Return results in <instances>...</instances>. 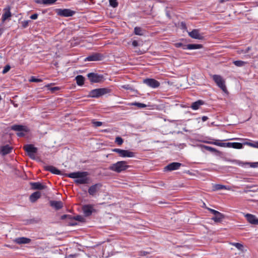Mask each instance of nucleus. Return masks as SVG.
<instances>
[{
  "label": "nucleus",
  "mask_w": 258,
  "mask_h": 258,
  "mask_svg": "<svg viewBox=\"0 0 258 258\" xmlns=\"http://www.w3.org/2000/svg\"><path fill=\"white\" fill-rule=\"evenodd\" d=\"M41 194L39 191H36L33 192L32 194L30 196V201L32 203H34L36 202L38 199L40 198Z\"/></svg>",
  "instance_id": "nucleus-23"
},
{
  "label": "nucleus",
  "mask_w": 258,
  "mask_h": 258,
  "mask_svg": "<svg viewBox=\"0 0 258 258\" xmlns=\"http://www.w3.org/2000/svg\"><path fill=\"white\" fill-rule=\"evenodd\" d=\"M57 14L62 17H71L73 16L75 12L69 9H58L56 10Z\"/></svg>",
  "instance_id": "nucleus-6"
},
{
  "label": "nucleus",
  "mask_w": 258,
  "mask_h": 258,
  "mask_svg": "<svg viewBox=\"0 0 258 258\" xmlns=\"http://www.w3.org/2000/svg\"><path fill=\"white\" fill-rule=\"evenodd\" d=\"M244 216L247 221L251 224L258 225V219L254 215L251 214H244Z\"/></svg>",
  "instance_id": "nucleus-10"
},
{
  "label": "nucleus",
  "mask_w": 258,
  "mask_h": 258,
  "mask_svg": "<svg viewBox=\"0 0 258 258\" xmlns=\"http://www.w3.org/2000/svg\"><path fill=\"white\" fill-rule=\"evenodd\" d=\"M233 63L237 67H242L244 66L246 62L242 60H235Z\"/></svg>",
  "instance_id": "nucleus-30"
},
{
  "label": "nucleus",
  "mask_w": 258,
  "mask_h": 258,
  "mask_svg": "<svg viewBox=\"0 0 258 258\" xmlns=\"http://www.w3.org/2000/svg\"><path fill=\"white\" fill-rule=\"evenodd\" d=\"M30 22V20H25V21H22V23H21L22 27L23 28H27L28 26L29 23Z\"/></svg>",
  "instance_id": "nucleus-41"
},
{
  "label": "nucleus",
  "mask_w": 258,
  "mask_h": 258,
  "mask_svg": "<svg viewBox=\"0 0 258 258\" xmlns=\"http://www.w3.org/2000/svg\"><path fill=\"white\" fill-rule=\"evenodd\" d=\"M10 69H11V67L9 65H6L2 71L3 74H5L7 73V72H8L10 71Z\"/></svg>",
  "instance_id": "nucleus-43"
},
{
  "label": "nucleus",
  "mask_w": 258,
  "mask_h": 258,
  "mask_svg": "<svg viewBox=\"0 0 258 258\" xmlns=\"http://www.w3.org/2000/svg\"><path fill=\"white\" fill-rule=\"evenodd\" d=\"M88 175L87 172H77L68 174L70 178H83L86 177Z\"/></svg>",
  "instance_id": "nucleus-13"
},
{
  "label": "nucleus",
  "mask_w": 258,
  "mask_h": 258,
  "mask_svg": "<svg viewBox=\"0 0 258 258\" xmlns=\"http://www.w3.org/2000/svg\"><path fill=\"white\" fill-rule=\"evenodd\" d=\"M132 45L134 47H136L138 45V42L137 40H134L133 42H132Z\"/></svg>",
  "instance_id": "nucleus-50"
},
{
  "label": "nucleus",
  "mask_w": 258,
  "mask_h": 258,
  "mask_svg": "<svg viewBox=\"0 0 258 258\" xmlns=\"http://www.w3.org/2000/svg\"><path fill=\"white\" fill-rule=\"evenodd\" d=\"M129 167L127 162L124 161H118L115 164L111 165L109 169L117 172H120L126 170Z\"/></svg>",
  "instance_id": "nucleus-2"
},
{
  "label": "nucleus",
  "mask_w": 258,
  "mask_h": 258,
  "mask_svg": "<svg viewBox=\"0 0 258 258\" xmlns=\"http://www.w3.org/2000/svg\"><path fill=\"white\" fill-rule=\"evenodd\" d=\"M29 81L31 82L38 83L41 82L42 81V80L41 79L36 78L35 77L32 76L31 77V79L29 80Z\"/></svg>",
  "instance_id": "nucleus-38"
},
{
  "label": "nucleus",
  "mask_w": 258,
  "mask_h": 258,
  "mask_svg": "<svg viewBox=\"0 0 258 258\" xmlns=\"http://www.w3.org/2000/svg\"><path fill=\"white\" fill-rule=\"evenodd\" d=\"M242 164L244 165H249V167L252 168L258 167V162L253 163L245 162L244 163H242Z\"/></svg>",
  "instance_id": "nucleus-31"
},
{
  "label": "nucleus",
  "mask_w": 258,
  "mask_h": 258,
  "mask_svg": "<svg viewBox=\"0 0 258 258\" xmlns=\"http://www.w3.org/2000/svg\"><path fill=\"white\" fill-rule=\"evenodd\" d=\"M93 123L96 127L100 126L102 125V122L101 121H94L93 122Z\"/></svg>",
  "instance_id": "nucleus-47"
},
{
  "label": "nucleus",
  "mask_w": 258,
  "mask_h": 258,
  "mask_svg": "<svg viewBox=\"0 0 258 258\" xmlns=\"http://www.w3.org/2000/svg\"><path fill=\"white\" fill-rule=\"evenodd\" d=\"M134 33L136 35H142V30L140 27H136L134 28Z\"/></svg>",
  "instance_id": "nucleus-32"
},
{
  "label": "nucleus",
  "mask_w": 258,
  "mask_h": 258,
  "mask_svg": "<svg viewBox=\"0 0 258 258\" xmlns=\"http://www.w3.org/2000/svg\"><path fill=\"white\" fill-rule=\"evenodd\" d=\"M44 168L45 170L50 171L53 174L56 175H61V171L53 166H47Z\"/></svg>",
  "instance_id": "nucleus-18"
},
{
  "label": "nucleus",
  "mask_w": 258,
  "mask_h": 258,
  "mask_svg": "<svg viewBox=\"0 0 258 258\" xmlns=\"http://www.w3.org/2000/svg\"><path fill=\"white\" fill-rule=\"evenodd\" d=\"M74 219L79 222H83L84 221V217L81 215L76 216L74 217Z\"/></svg>",
  "instance_id": "nucleus-40"
},
{
  "label": "nucleus",
  "mask_w": 258,
  "mask_h": 258,
  "mask_svg": "<svg viewBox=\"0 0 258 258\" xmlns=\"http://www.w3.org/2000/svg\"><path fill=\"white\" fill-rule=\"evenodd\" d=\"M38 18L37 14H34L30 16V18L32 20H35Z\"/></svg>",
  "instance_id": "nucleus-49"
},
{
  "label": "nucleus",
  "mask_w": 258,
  "mask_h": 258,
  "mask_svg": "<svg viewBox=\"0 0 258 258\" xmlns=\"http://www.w3.org/2000/svg\"><path fill=\"white\" fill-rule=\"evenodd\" d=\"M111 92V89L108 88L95 89L89 92V96L92 98H99L104 95L109 94Z\"/></svg>",
  "instance_id": "nucleus-1"
},
{
  "label": "nucleus",
  "mask_w": 258,
  "mask_h": 258,
  "mask_svg": "<svg viewBox=\"0 0 258 258\" xmlns=\"http://www.w3.org/2000/svg\"><path fill=\"white\" fill-rule=\"evenodd\" d=\"M109 4L113 8H116L118 6L117 0H109Z\"/></svg>",
  "instance_id": "nucleus-39"
},
{
  "label": "nucleus",
  "mask_w": 258,
  "mask_h": 258,
  "mask_svg": "<svg viewBox=\"0 0 258 258\" xmlns=\"http://www.w3.org/2000/svg\"><path fill=\"white\" fill-rule=\"evenodd\" d=\"M135 153L131 152L129 150H123L120 157H134Z\"/></svg>",
  "instance_id": "nucleus-25"
},
{
  "label": "nucleus",
  "mask_w": 258,
  "mask_h": 258,
  "mask_svg": "<svg viewBox=\"0 0 258 258\" xmlns=\"http://www.w3.org/2000/svg\"><path fill=\"white\" fill-rule=\"evenodd\" d=\"M231 245L234 246L238 250H242L243 248V245L241 244V243H235V242H234V243H232Z\"/></svg>",
  "instance_id": "nucleus-34"
},
{
  "label": "nucleus",
  "mask_w": 258,
  "mask_h": 258,
  "mask_svg": "<svg viewBox=\"0 0 258 258\" xmlns=\"http://www.w3.org/2000/svg\"><path fill=\"white\" fill-rule=\"evenodd\" d=\"M87 77L91 83H100L103 81V80L102 75L94 73H89Z\"/></svg>",
  "instance_id": "nucleus-5"
},
{
  "label": "nucleus",
  "mask_w": 258,
  "mask_h": 258,
  "mask_svg": "<svg viewBox=\"0 0 258 258\" xmlns=\"http://www.w3.org/2000/svg\"><path fill=\"white\" fill-rule=\"evenodd\" d=\"M115 142L118 145H121L123 142V139L120 137H117L115 138Z\"/></svg>",
  "instance_id": "nucleus-36"
},
{
  "label": "nucleus",
  "mask_w": 258,
  "mask_h": 258,
  "mask_svg": "<svg viewBox=\"0 0 258 258\" xmlns=\"http://www.w3.org/2000/svg\"><path fill=\"white\" fill-rule=\"evenodd\" d=\"M11 10V7L10 6L7 7L6 8L4 9V11L5 12L2 15V21L4 22L6 21L8 18H10L12 16L11 13L10 12Z\"/></svg>",
  "instance_id": "nucleus-17"
},
{
  "label": "nucleus",
  "mask_w": 258,
  "mask_h": 258,
  "mask_svg": "<svg viewBox=\"0 0 258 258\" xmlns=\"http://www.w3.org/2000/svg\"><path fill=\"white\" fill-rule=\"evenodd\" d=\"M13 149V147L9 145L3 146L1 147L0 154L3 156L6 155L11 153Z\"/></svg>",
  "instance_id": "nucleus-14"
},
{
  "label": "nucleus",
  "mask_w": 258,
  "mask_h": 258,
  "mask_svg": "<svg viewBox=\"0 0 258 258\" xmlns=\"http://www.w3.org/2000/svg\"><path fill=\"white\" fill-rule=\"evenodd\" d=\"M242 51H244V50H243V49H242V50H238V53H244L242 52Z\"/></svg>",
  "instance_id": "nucleus-60"
},
{
  "label": "nucleus",
  "mask_w": 258,
  "mask_h": 258,
  "mask_svg": "<svg viewBox=\"0 0 258 258\" xmlns=\"http://www.w3.org/2000/svg\"><path fill=\"white\" fill-rule=\"evenodd\" d=\"M189 36L192 38L202 40L203 39V36L200 33L198 29H194L188 33Z\"/></svg>",
  "instance_id": "nucleus-12"
},
{
  "label": "nucleus",
  "mask_w": 258,
  "mask_h": 258,
  "mask_svg": "<svg viewBox=\"0 0 258 258\" xmlns=\"http://www.w3.org/2000/svg\"><path fill=\"white\" fill-rule=\"evenodd\" d=\"M204 104V101L202 100H199L192 103L191 108L193 110H197L199 108L200 106Z\"/></svg>",
  "instance_id": "nucleus-24"
},
{
  "label": "nucleus",
  "mask_w": 258,
  "mask_h": 258,
  "mask_svg": "<svg viewBox=\"0 0 258 258\" xmlns=\"http://www.w3.org/2000/svg\"><path fill=\"white\" fill-rule=\"evenodd\" d=\"M3 32V29L2 28H0V36L2 34Z\"/></svg>",
  "instance_id": "nucleus-59"
},
{
  "label": "nucleus",
  "mask_w": 258,
  "mask_h": 258,
  "mask_svg": "<svg viewBox=\"0 0 258 258\" xmlns=\"http://www.w3.org/2000/svg\"><path fill=\"white\" fill-rule=\"evenodd\" d=\"M101 187L102 184L100 183H96L91 186L88 189L89 195L92 196H95Z\"/></svg>",
  "instance_id": "nucleus-8"
},
{
  "label": "nucleus",
  "mask_w": 258,
  "mask_h": 258,
  "mask_svg": "<svg viewBox=\"0 0 258 258\" xmlns=\"http://www.w3.org/2000/svg\"><path fill=\"white\" fill-rule=\"evenodd\" d=\"M147 253V252H146V251H141V252H140V254H141V255H145Z\"/></svg>",
  "instance_id": "nucleus-57"
},
{
  "label": "nucleus",
  "mask_w": 258,
  "mask_h": 258,
  "mask_svg": "<svg viewBox=\"0 0 258 258\" xmlns=\"http://www.w3.org/2000/svg\"><path fill=\"white\" fill-rule=\"evenodd\" d=\"M246 144L249 145V146H250L251 147L255 148H257L258 149V142H255L254 143H247Z\"/></svg>",
  "instance_id": "nucleus-42"
},
{
  "label": "nucleus",
  "mask_w": 258,
  "mask_h": 258,
  "mask_svg": "<svg viewBox=\"0 0 258 258\" xmlns=\"http://www.w3.org/2000/svg\"><path fill=\"white\" fill-rule=\"evenodd\" d=\"M58 89H59V88L57 87H52L51 88V90L52 91L58 90Z\"/></svg>",
  "instance_id": "nucleus-55"
},
{
  "label": "nucleus",
  "mask_w": 258,
  "mask_h": 258,
  "mask_svg": "<svg viewBox=\"0 0 258 258\" xmlns=\"http://www.w3.org/2000/svg\"><path fill=\"white\" fill-rule=\"evenodd\" d=\"M206 148L209 151H212V152L216 151V149H215L214 148L211 147H206Z\"/></svg>",
  "instance_id": "nucleus-51"
},
{
  "label": "nucleus",
  "mask_w": 258,
  "mask_h": 258,
  "mask_svg": "<svg viewBox=\"0 0 258 258\" xmlns=\"http://www.w3.org/2000/svg\"><path fill=\"white\" fill-rule=\"evenodd\" d=\"M49 204L50 206L55 210L60 209L63 207V203L60 201H50Z\"/></svg>",
  "instance_id": "nucleus-16"
},
{
  "label": "nucleus",
  "mask_w": 258,
  "mask_h": 258,
  "mask_svg": "<svg viewBox=\"0 0 258 258\" xmlns=\"http://www.w3.org/2000/svg\"><path fill=\"white\" fill-rule=\"evenodd\" d=\"M226 147L240 149L242 148L243 145L240 143H226Z\"/></svg>",
  "instance_id": "nucleus-21"
},
{
  "label": "nucleus",
  "mask_w": 258,
  "mask_h": 258,
  "mask_svg": "<svg viewBox=\"0 0 258 258\" xmlns=\"http://www.w3.org/2000/svg\"><path fill=\"white\" fill-rule=\"evenodd\" d=\"M67 216V215H63L62 216V219H64Z\"/></svg>",
  "instance_id": "nucleus-61"
},
{
  "label": "nucleus",
  "mask_w": 258,
  "mask_h": 258,
  "mask_svg": "<svg viewBox=\"0 0 258 258\" xmlns=\"http://www.w3.org/2000/svg\"><path fill=\"white\" fill-rule=\"evenodd\" d=\"M17 135H18V136H19V137H22L24 136L25 134H24V133L20 132V133H17Z\"/></svg>",
  "instance_id": "nucleus-53"
},
{
  "label": "nucleus",
  "mask_w": 258,
  "mask_h": 258,
  "mask_svg": "<svg viewBox=\"0 0 258 258\" xmlns=\"http://www.w3.org/2000/svg\"><path fill=\"white\" fill-rule=\"evenodd\" d=\"M75 182L77 184H86L89 182V178H74Z\"/></svg>",
  "instance_id": "nucleus-27"
},
{
  "label": "nucleus",
  "mask_w": 258,
  "mask_h": 258,
  "mask_svg": "<svg viewBox=\"0 0 258 258\" xmlns=\"http://www.w3.org/2000/svg\"><path fill=\"white\" fill-rule=\"evenodd\" d=\"M102 55L98 53H94L85 58V61H97L101 60Z\"/></svg>",
  "instance_id": "nucleus-15"
},
{
  "label": "nucleus",
  "mask_w": 258,
  "mask_h": 258,
  "mask_svg": "<svg viewBox=\"0 0 258 258\" xmlns=\"http://www.w3.org/2000/svg\"><path fill=\"white\" fill-rule=\"evenodd\" d=\"M208 119V117L206 116H203L202 117V120L203 121H206L207 119Z\"/></svg>",
  "instance_id": "nucleus-54"
},
{
  "label": "nucleus",
  "mask_w": 258,
  "mask_h": 258,
  "mask_svg": "<svg viewBox=\"0 0 258 258\" xmlns=\"http://www.w3.org/2000/svg\"><path fill=\"white\" fill-rule=\"evenodd\" d=\"M132 105L136 106L138 108H145L147 106V105L145 104L142 103H139V102L133 103H132Z\"/></svg>",
  "instance_id": "nucleus-35"
},
{
  "label": "nucleus",
  "mask_w": 258,
  "mask_h": 258,
  "mask_svg": "<svg viewBox=\"0 0 258 258\" xmlns=\"http://www.w3.org/2000/svg\"><path fill=\"white\" fill-rule=\"evenodd\" d=\"M11 128L15 131H27V127L22 125L15 124L12 126Z\"/></svg>",
  "instance_id": "nucleus-22"
},
{
  "label": "nucleus",
  "mask_w": 258,
  "mask_h": 258,
  "mask_svg": "<svg viewBox=\"0 0 258 258\" xmlns=\"http://www.w3.org/2000/svg\"><path fill=\"white\" fill-rule=\"evenodd\" d=\"M32 187L34 189H42L44 188V185L40 182H34L31 183Z\"/></svg>",
  "instance_id": "nucleus-29"
},
{
  "label": "nucleus",
  "mask_w": 258,
  "mask_h": 258,
  "mask_svg": "<svg viewBox=\"0 0 258 258\" xmlns=\"http://www.w3.org/2000/svg\"><path fill=\"white\" fill-rule=\"evenodd\" d=\"M214 144L220 147H226V143L215 142H214Z\"/></svg>",
  "instance_id": "nucleus-44"
},
{
  "label": "nucleus",
  "mask_w": 258,
  "mask_h": 258,
  "mask_svg": "<svg viewBox=\"0 0 258 258\" xmlns=\"http://www.w3.org/2000/svg\"><path fill=\"white\" fill-rule=\"evenodd\" d=\"M214 189L215 190H221L222 189H225L226 187L225 185H222V184H215L214 185Z\"/></svg>",
  "instance_id": "nucleus-37"
},
{
  "label": "nucleus",
  "mask_w": 258,
  "mask_h": 258,
  "mask_svg": "<svg viewBox=\"0 0 258 258\" xmlns=\"http://www.w3.org/2000/svg\"><path fill=\"white\" fill-rule=\"evenodd\" d=\"M251 49V47H248L247 48H246L244 51H242V52L244 53H246L247 52H248V51Z\"/></svg>",
  "instance_id": "nucleus-52"
},
{
  "label": "nucleus",
  "mask_w": 258,
  "mask_h": 258,
  "mask_svg": "<svg viewBox=\"0 0 258 258\" xmlns=\"http://www.w3.org/2000/svg\"><path fill=\"white\" fill-rule=\"evenodd\" d=\"M182 165L181 163L178 162H172L164 167L165 171H173L178 169Z\"/></svg>",
  "instance_id": "nucleus-11"
},
{
  "label": "nucleus",
  "mask_w": 258,
  "mask_h": 258,
  "mask_svg": "<svg viewBox=\"0 0 258 258\" xmlns=\"http://www.w3.org/2000/svg\"><path fill=\"white\" fill-rule=\"evenodd\" d=\"M208 210L210 211L213 214H214V215L218 213V212H219L218 211H216V210H215L214 209H210V208H207Z\"/></svg>",
  "instance_id": "nucleus-48"
},
{
  "label": "nucleus",
  "mask_w": 258,
  "mask_h": 258,
  "mask_svg": "<svg viewBox=\"0 0 258 258\" xmlns=\"http://www.w3.org/2000/svg\"><path fill=\"white\" fill-rule=\"evenodd\" d=\"M57 0H42V4L49 5L54 4Z\"/></svg>",
  "instance_id": "nucleus-33"
},
{
  "label": "nucleus",
  "mask_w": 258,
  "mask_h": 258,
  "mask_svg": "<svg viewBox=\"0 0 258 258\" xmlns=\"http://www.w3.org/2000/svg\"><path fill=\"white\" fill-rule=\"evenodd\" d=\"M203 48V45L200 44H189L184 45L183 49H197Z\"/></svg>",
  "instance_id": "nucleus-19"
},
{
  "label": "nucleus",
  "mask_w": 258,
  "mask_h": 258,
  "mask_svg": "<svg viewBox=\"0 0 258 258\" xmlns=\"http://www.w3.org/2000/svg\"><path fill=\"white\" fill-rule=\"evenodd\" d=\"M224 218L223 215L220 212H218L217 214L214 215L212 219L216 222H221Z\"/></svg>",
  "instance_id": "nucleus-26"
},
{
  "label": "nucleus",
  "mask_w": 258,
  "mask_h": 258,
  "mask_svg": "<svg viewBox=\"0 0 258 258\" xmlns=\"http://www.w3.org/2000/svg\"><path fill=\"white\" fill-rule=\"evenodd\" d=\"M174 45L177 48H179L181 47H182L183 48V47H184V46L185 45L181 42L175 43Z\"/></svg>",
  "instance_id": "nucleus-46"
},
{
  "label": "nucleus",
  "mask_w": 258,
  "mask_h": 258,
  "mask_svg": "<svg viewBox=\"0 0 258 258\" xmlns=\"http://www.w3.org/2000/svg\"><path fill=\"white\" fill-rule=\"evenodd\" d=\"M212 78L218 87H219L224 92H228L225 85V81L222 76L219 75H213L212 76Z\"/></svg>",
  "instance_id": "nucleus-3"
},
{
  "label": "nucleus",
  "mask_w": 258,
  "mask_h": 258,
  "mask_svg": "<svg viewBox=\"0 0 258 258\" xmlns=\"http://www.w3.org/2000/svg\"><path fill=\"white\" fill-rule=\"evenodd\" d=\"M143 83L148 87L157 88L159 87L160 83L157 80L152 78H147L143 80Z\"/></svg>",
  "instance_id": "nucleus-7"
},
{
  "label": "nucleus",
  "mask_w": 258,
  "mask_h": 258,
  "mask_svg": "<svg viewBox=\"0 0 258 258\" xmlns=\"http://www.w3.org/2000/svg\"><path fill=\"white\" fill-rule=\"evenodd\" d=\"M122 88L125 89H126V90H128L130 89V86L128 85H124V86H122Z\"/></svg>",
  "instance_id": "nucleus-56"
},
{
  "label": "nucleus",
  "mask_w": 258,
  "mask_h": 258,
  "mask_svg": "<svg viewBox=\"0 0 258 258\" xmlns=\"http://www.w3.org/2000/svg\"><path fill=\"white\" fill-rule=\"evenodd\" d=\"M14 241L18 244H26L30 243L31 239L28 238L22 237L16 238Z\"/></svg>",
  "instance_id": "nucleus-20"
},
{
  "label": "nucleus",
  "mask_w": 258,
  "mask_h": 258,
  "mask_svg": "<svg viewBox=\"0 0 258 258\" xmlns=\"http://www.w3.org/2000/svg\"><path fill=\"white\" fill-rule=\"evenodd\" d=\"M112 151L114 152L117 153L119 154V155L120 156L122 154L123 150L118 149V148H115V149H112Z\"/></svg>",
  "instance_id": "nucleus-45"
},
{
  "label": "nucleus",
  "mask_w": 258,
  "mask_h": 258,
  "mask_svg": "<svg viewBox=\"0 0 258 258\" xmlns=\"http://www.w3.org/2000/svg\"><path fill=\"white\" fill-rule=\"evenodd\" d=\"M42 0H36L35 2L37 4H42Z\"/></svg>",
  "instance_id": "nucleus-58"
},
{
  "label": "nucleus",
  "mask_w": 258,
  "mask_h": 258,
  "mask_svg": "<svg viewBox=\"0 0 258 258\" xmlns=\"http://www.w3.org/2000/svg\"><path fill=\"white\" fill-rule=\"evenodd\" d=\"M224 2V1H223V0H221V1H220V2H221V3H222V2Z\"/></svg>",
  "instance_id": "nucleus-62"
},
{
  "label": "nucleus",
  "mask_w": 258,
  "mask_h": 258,
  "mask_svg": "<svg viewBox=\"0 0 258 258\" xmlns=\"http://www.w3.org/2000/svg\"><path fill=\"white\" fill-rule=\"evenodd\" d=\"M76 80L78 85L82 86L84 84L85 78L81 75H78L76 77Z\"/></svg>",
  "instance_id": "nucleus-28"
},
{
  "label": "nucleus",
  "mask_w": 258,
  "mask_h": 258,
  "mask_svg": "<svg viewBox=\"0 0 258 258\" xmlns=\"http://www.w3.org/2000/svg\"><path fill=\"white\" fill-rule=\"evenodd\" d=\"M23 148L31 158H34V154L37 152V148L32 144H27L25 145Z\"/></svg>",
  "instance_id": "nucleus-4"
},
{
  "label": "nucleus",
  "mask_w": 258,
  "mask_h": 258,
  "mask_svg": "<svg viewBox=\"0 0 258 258\" xmlns=\"http://www.w3.org/2000/svg\"><path fill=\"white\" fill-rule=\"evenodd\" d=\"M82 210L85 216L87 217L90 216L95 211L93 205H86L83 206Z\"/></svg>",
  "instance_id": "nucleus-9"
}]
</instances>
